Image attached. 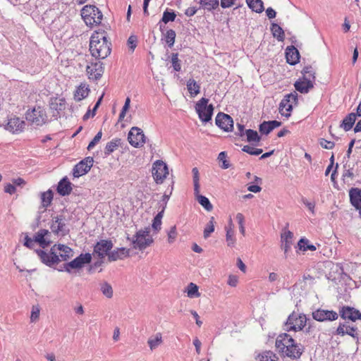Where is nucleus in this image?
<instances>
[{"label":"nucleus","instance_id":"obj_1","mask_svg":"<svg viewBox=\"0 0 361 361\" xmlns=\"http://www.w3.org/2000/svg\"><path fill=\"white\" fill-rule=\"evenodd\" d=\"M276 347L283 356L293 360L299 359L304 352L303 346L288 334H281L276 338Z\"/></svg>","mask_w":361,"mask_h":361},{"label":"nucleus","instance_id":"obj_2","mask_svg":"<svg viewBox=\"0 0 361 361\" xmlns=\"http://www.w3.org/2000/svg\"><path fill=\"white\" fill-rule=\"evenodd\" d=\"M111 44L108 41L104 32H95L90 38V51L95 59H106L111 51Z\"/></svg>","mask_w":361,"mask_h":361},{"label":"nucleus","instance_id":"obj_3","mask_svg":"<svg viewBox=\"0 0 361 361\" xmlns=\"http://www.w3.org/2000/svg\"><path fill=\"white\" fill-rule=\"evenodd\" d=\"M81 16L88 26L99 25L102 20V13L95 6H85L81 10Z\"/></svg>","mask_w":361,"mask_h":361},{"label":"nucleus","instance_id":"obj_4","mask_svg":"<svg viewBox=\"0 0 361 361\" xmlns=\"http://www.w3.org/2000/svg\"><path fill=\"white\" fill-rule=\"evenodd\" d=\"M128 240L131 241L135 249L140 250H145L153 243V239L149 235V229L148 228L145 230L138 231L132 240L129 237H128Z\"/></svg>","mask_w":361,"mask_h":361},{"label":"nucleus","instance_id":"obj_5","mask_svg":"<svg viewBox=\"0 0 361 361\" xmlns=\"http://www.w3.org/2000/svg\"><path fill=\"white\" fill-rule=\"evenodd\" d=\"M307 317L304 314H290L285 323V329L287 331H298L302 330L306 325Z\"/></svg>","mask_w":361,"mask_h":361},{"label":"nucleus","instance_id":"obj_6","mask_svg":"<svg viewBox=\"0 0 361 361\" xmlns=\"http://www.w3.org/2000/svg\"><path fill=\"white\" fill-rule=\"evenodd\" d=\"M208 101V99L202 97L195 105V110L199 118L204 123L209 122L212 119L214 111L213 105H207Z\"/></svg>","mask_w":361,"mask_h":361},{"label":"nucleus","instance_id":"obj_7","mask_svg":"<svg viewBox=\"0 0 361 361\" xmlns=\"http://www.w3.org/2000/svg\"><path fill=\"white\" fill-rule=\"evenodd\" d=\"M152 173L155 182L161 184L169 173L168 166L162 159H157L153 164Z\"/></svg>","mask_w":361,"mask_h":361},{"label":"nucleus","instance_id":"obj_8","mask_svg":"<svg viewBox=\"0 0 361 361\" xmlns=\"http://www.w3.org/2000/svg\"><path fill=\"white\" fill-rule=\"evenodd\" d=\"M92 256L90 253L80 254L70 262L63 264V270L68 273L71 272V269H78L82 268L85 264L91 262ZM63 271V269H59Z\"/></svg>","mask_w":361,"mask_h":361},{"label":"nucleus","instance_id":"obj_9","mask_svg":"<svg viewBox=\"0 0 361 361\" xmlns=\"http://www.w3.org/2000/svg\"><path fill=\"white\" fill-rule=\"evenodd\" d=\"M26 119L36 126H42L47 120V114L43 108L37 106L27 111Z\"/></svg>","mask_w":361,"mask_h":361},{"label":"nucleus","instance_id":"obj_10","mask_svg":"<svg viewBox=\"0 0 361 361\" xmlns=\"http://www.w3.org/2000/svg\"><path fill=\"white\" fill-rule=\"evenodd\" d=\"M56 245H54L50 252L49 253L42 250H37L36 252L41 261L49 267H51L52 265L57 264L60 262V259L59 258L58 253L56 252Z\"/></svg>","mask_w":361,"mask_h":361},{"label":"nucleus","instance_id":"obj_11","mask_svg":"<svg viewBox=\"0 0 361 361\" xmlns=\"http://www.w3.org/2000/svg\"><path fill=\"white\" fill-rule=\"evenodd\" d=\"M145 136L142 129L137 127H133L128 135L129 143L135 147H140L145 142Z\"/></svg>","mask_w":361,"mask_h":361},{"label":"nucleus","instance_id":"obj_12","mask_svg":"<svg viewBox=\"0 0 361 361\" xmlns=\"http://www.w3.org/2000/svg\"><path fill=\"white\" fill-rule=\"evenodd\" d=\"M314 319L318 322L335 321L338 317V314L333 310L318 309L312 313Z\"/></svg>","mask_w":361,"mask_h":361},{"label":"nucleus","instance_id":"obj_13","mask_svg":"<svg viewBox=\"0 0 361 361\" xmlns=\"http://www.w3.org/2000/svg\"><path fill=\"white\" fill-rule=\"evenodd\" d=\"M357 327L355 326H350L348 322H340L338 328L332 331L334 335H338L341 336H344L345 335H349L353 338H357Z\"/></svg>","mask_w":361,"mask_h":361},{"label":"nucleus","instance_id":"obj_14","mask_svg":"<svg viewBox=\"0 0 361 361\" xmlns=\"http://www.w3.org/2000/svg\"><path fill=\"white\" fill-rule=\"evenodd\" d=\"M216 125L224 131H231L233 128V118L224 113H219L215 119Z\"/></svg>","mask_w":361,"mask_h":361},{"label":"nucleus","instance_id":"obj_15","mask_svg":"<svg viewBox=\"0 0 361 361\" xmlns=\"http://www.w3.org/2000/svg\"><path fill=\"white\" fill-rule=\"evenodd\" d=\"M94 159H81L73 169V175L75 178H79L86 174L93 165Z\"/></svg>","mask_w":361,"mask_h":361},{"label":"nucleus","instance_id":"obj_16","mask_svg":"<svg viewBox=\"0 0 361 361\" xmlns=\"http://www.w3.org/2000/svg\"><path fill=\"white\" fill-rule=\"evenodd\" d=\"M339 314L344 320L348 319L355 322L361 318V313L359 310L349 306H343L339 311Z\"/></svg>","mask_w":361,"mask_h":361},{"label":"nucleus","instance_id":"obj_17","mask_svg":"<svg viewBox=\"0 0 361 361\" xmlns=\"http://www.w3.org/2000/svg\"><path fill=\"white\" fill-rule=\"evenodd\" d=\"M112 247L113 243L111 240H102L94 246V252L97 255L99 258H103L104 256L109 255L108 252L111 250Z\"/></svg>","mask_w":361,"mask_h":361},{"label":"nucleus","instance_id":"obj_18","mask_svg":"<svg viewBox=\"0 0 361 361\" xmlns=\"http://www.w3.org/2000/svg\"><path fill=\"white\" fill-rule=\"evenodd\" d=\"M51 228L52 231L57 234L65 235L68 234L69 230L67 228L63 216H56L54 217V221L51 224Z\"/></svg>","mask_w":361,"mask_h":361},{"label":"nucleus","instance_id":"obj_19","mask_svg":"<svg viewBox=\"0 0 361 361\" xmlns=\"http://www.w3.org/2000/svg\"><path fill=\"white\" fill-rule=\"evenodd\" d=\"M86 71L90 78L98 80L102 77L104 72L102 63L100 61L92 63L90 65L87 66Z\"/></svg>","mask_w":361,"mask_h":361},{"label":"nucleus","instance_id":"obj_20","mask_svg":"<svg viewBox=\"0 0 361 361\" xmlns=\"http://www.w3.org/2000/svg\"><path fill=\"white\" fill-rule=\"evenodd\" d=\"M25 126V122L19 118L13 117L8 120L5 125V129L13 133L21 132Z\"/></svg>","mask_w":361,"mask_h":361},{"label":"nucleus","instance_id":"obj_21","mask_svg":"<svg viewBox=\"0 0 361 361\" xmlns=\"http://www.w3.org/2000/svg\"><path fill=\"white\" fill-rule=\"evenodd\" d=\"M294 87L300 93L306 94L313 88L314 82L311 78H302L295 82Z\"/></svg>","mask_w":361,"mask_h":361},{"label":"nucleus","instance_id":"obj_22","mask_svg":"<svg viewBox=\"0 0 361 361\" xmlns=\"http://www.w3.org/2000/svg\"><path fill=\"white\" fill-rule=\"evenodd\" d=\"M72 183L67 177H63L58 183L57 192L61 196H66L72 192Z\"/></svg>","mask_w":361,"mask_h":361},{"label":"nucleus","instance_id":"obj_23","mask_svg":"<svg viewBox=\"0 0 361 361\" xmlns=\"http://www.w3.org/2000/svg\"><path fill=\"white\" fill-rule=\"evenodd\" d=\"M59 251V258L60 261H67L73 257V250L64 245H56V252Z\"/></svg>","mask_w":361,"mask_h":361},{"label":"nucleus","instance_id":"obj_24","mask_svg":"<svg viewBox=\"0 0 361 361\" xmlns=\"http://www.w3.org/2000/svg\"><path fill=\"white\" fill-rule=\"evenodd\" d=\"M286 57L287 63L290 65H295L299 61L300 54L295 47L290 46L286 49Z\"/></svg>","mask_w":361,"mask_h":361},{"label":"nucleus","instance_id":"obj_25","mask_svg":"<svg viewBox=\"0 0 361 361\" xmlns=\"http://www.w3.org/2000/svg\"><path fill=\"white\" fill-rule=\"evenodd\" d=\"M351 204L357 209H361V189L352 188L349 192Z\"/></svg>","mask_w":361,"mask_h":361},{"label":"nucleus","instance_id":"obj_26","mask_svg":"<svg viewBox=\"0 0 361 361\" xmlns=\"http://www.w3.org/2000/svg\"><path fill=\"white\" fill-rule=\"evenodd\" d=\"M129 255V250L125 247H120L109 253L108 257L110 261L122 259Z\"/></svg>","mask_w":361,"mask_h":361},{"label":"nucleus","instance_id":"obj_27","mask_svg":"<svg viewBox=\"0 0 361 361\" xmlns=\"http://www.w3.org/2000/svg\"><path fill=\"white\" fill-rule=\"evenodd\" d=\"M176 17V14L174 11H169L166 10L163 13V16L161 20L158 23V25L159 26V30L163 32L164 25V24H166L169 22H173L175 20Z\"/></svg>","mask_w":361,"mask_h":361},{"label":"nucleus","instance_id":"obj_28","mask_svg":"<svg viewBox=\"0 0 361 361\" xmlns=\"http://www.w3.org/2000/svg\"><path fill=\"white\" fill-rule=\"evenodd\" d=\"M357 116H358L356 113L349 114L344 118L340 126L343 128L345 131L350 130L353 128L356 121Z\"/></svg>","mask_w":361,"mask_h":361},{"label":"nucleus","instance_id":"obj_29","mask_svg":"<svg viewBox=\"0 0 361 361\" xmlns=\"http://www.w3.org/2000/svg\"><path fill=\"white\" fill-rule=\"evenodd\" d=\"M48 233L49 231L47 230L41 229L35 235V241L38 243L42 248H45L49 244V241H47L45 238Z\"/></svg>","mask_w":361,"mask_h":361},{"label":"nucleus","instance_id":"obj_30","mask_svg":"<svg viewBox=\"0 0 361 361\" xmlns=\"http://www.w3.org/2000/svg\"><path fill=\"white\" fill-rule=\"evenodd\" d=\"M123 141L120 138H115L107 142L105 149L104 154L106 156H109L110 153L113 152L119 146H121Z\"/></svg>","mask_w":361,"mask_h":361},{"label":"nucleus","instance_id":"obj_31","mask_svg":"<svg viewBox=\"0 0 361 361\" xmlns=\"http://www.w3.org/2000/svg\"><path fill=\"white\" fill-rule=\"evenodd\" d=\"M200 8H203L208 11H212L217 8L219 6V0H200Z\"/></svg>","mask_w":361,"mask_h":361},{"label":"nucleus","instance_id":"obj_32","mask_svg":"<svg viewBox=\"0 0 361 361\" xmlns=\"http://www.w3.org/2000/svg\"><path fill=\"white\" fill-rule=\"evenodd\" d=\"M293 109L292 104L288 103V100L283 99L279 104V113L286 117L290 116V111Z\"/></svg>","mask_w":361,"mask_h":361},{"label":"nucleus","instance_id":"obj_33","mask_svg":"<svg viewBox=\"0 0 361 361\" xmlns=\"http://www.w3.org/2000/svg\"><path fill=\"white\" fill-rule=\"evenodd\" d=\"M247 6L252 11L260 13L264 10V4L262 0H246Z\"/></svg>","mask_w":361,"mask_h":361},{"label":"nucleus","instance_id":"obj_34","mask_svg":"<svg viewBox=\"0 0 361 361\" xmlns=\"http://www.w3.org/2000/svg\"><path fill=\"white\" fill-rule=\"evenodd\" d=\"M232 226H233L232 221L230 220L229 227L226 228V240L227 245L229 247H233L235 243V238L234 237V231L233 230Z\"/></svg>","mask_w":361,"mask_h":361},{"label":"nucleus","instance_id":"obj_35","mask_svg":"<svg viewBox=\"0 0 361 361\" xmlns=\"http://www.w3.org/2000/svg\"><path fill=\"white\" fill-rule=\"evenodd\" d=\"M186 85L188 92L192 96L197 95L200 93V85L194 79H189Z\"/></svg>","mask_w":361,"mask_h":361},{"label":"nucleus","instance_id":"obj_36","mask_svg":"<svg viewBox=\"0 0 361 361\" xmlns=\"http://www.w3.org/2000/svg\"><path fill=\"white\" fill-rule=\"evenodd\" d=\"M298 247L299 250H302L303 252L307 250L314 251L317 249L315 245L310 244L309 240L305 238L300 239L298 243Z\"/></svg>","mask_w":361,"mask_h":361},{"label":"nucleus","instance_id":"obj_37","mask_svg":"<svg viewBox=\"0 0 361 361\" xmlns=\"http://www.w3.org/2000/svg\"><path fill=\"white\" fill-rule=\"evenodd\" d=\"M162 343V336L160 333L157 334L154 336H151L147 341L148 345L151 350L156 349Z\"/></svg>","mask_w":361,"mask_h":361},{"label":"nucleus","instance_id":"obj_38","mask_svg":"<svg viewBox=\"0 0 361 361\" xmlns=\"http://www.w3.org/2000/svg\"><path fill=\"white\" fill-rule=\"evenodd\" d=\"M89 94V89L85 85H80L74 94V98L76 101H81L86 98Z\"/></svg>","mask_w":361,"mask_h":361},{"label":"nucleus","instance_id":"obj_39","mask_svg":"<svg viewBox=\"0 0 361 361\" xmlns=\"http://www.w3.org/2000/svg\"><path fill=\"white\" fill-rule=\"evenodd\" d=\"M271 31L275 38L278 41H283L285 35L283 29L276 23H272L271 27Z\"/></svg>","mask_w":361,"mask_h":361},{"label":"nucleus","instance_id":"obj_40","mask_svg":"<svg viewBox=\"0 0 361 361\" xmlns=\"http://www.w3.org/2000/svg\"><path fill=\"white\" fill-rule=\"evenodd\" d=\"M53 200V192L51 190H48L41 194L42 205L44 208H47L51 203Z\"/></svg>","mask_w":361,"mask_h":361},{"label":"nucleus","instance_id":"obj_41","mask_svg":"<svg viewBox=\"0 0 361 361\" xmlns=\"http://www.w3.org/2000/svg\"><path fill=\"white\" fill-rule=\"evenodd\" d=\"M176 36V32L172 29L166 30L164 34V39L170 48L174 44Z\"/></svg>","mask_w":361,"mask_h":361},{"label":"nucleus","instance_id":"obj_42","mask_svg":"<svg viewBox=\"0 0 361 361\" xmlns=\"http://www.w3.org/2000/svg\"><path fill=\"white\" fill-rule=\"evenodd\" d=\"M185 292L187 293L188 297L190 298H197L200 295L198 291V286L193 283L188 284Z\"/></svg>","mask_w":361,"mask_h":361},{"label":"nucleus","instance_id":"obj_43","mask_svg":"<svg viewBox=\"0 0 361 361\" xmlns=\"http://www.w3.org/2000/svg\"><path fill=\"white\" fill-rule=\"evenodd\" d=\"M245 135L247 136V140L249 142L257 143V142H259L260 140V137L259 136V135L256 130H251V129L246 130Z\"/></svg>","mask_w":361,"mask_h":361},{"label":"nucleus","instance_id":"obj_44","mask_svg":"<svg viewBox=\"0 0 361 361\" xmlns=\"http://www.w3.org/2000/svg\"><path fill=\"white\" fill-rule=\"evenodd\" d=\"M197 195V200L198 202L207 211H211L212 209V205L210 203L209 199L205 196L201 195L198 194H195Z\"/></svg>","mask_w":361,"mask_h":361},{"label":"nucleus","instance_id":"obj_45","mask_svg":"<svg viewBox=\"0 0 361 361\" xmlns=\"http://www.w3.org/2000/svg\"><path fill=\"white\" fill-rule=\"evenodd\" d=\"M100 290L103 295L107 298H111L113 297V288L109 283H102L101 284Z\"/></svg>","mask_w":361,"mask_h":361},{"label":"nucleus","instance_id":"obj_46","mask_svg":"<svg viewBox=\"0 0 361 361\" xmlns=\"http://www.w3.org/2000/svg\"><path fill=\"white\" fill-rule=\"evenodd\" d=\"M192 173L193 175V183H194V192L195 194H198L200 192V175L199 171L197 168L195 167L192 170Z\"/></svg>","mask_w":361,"mask_h":361},{"label":"nucleus","instance_id":"obj_47","mask_svg":"<svg viewBox=\"0 0 361 361\" xmlns=\"http://www.w3.org/2000/svg\"><path fill=\"white\" fill-rule=\"evenodd\" d=\"M171 62L172 67L175 71H180L181 70V62L178 59V53H172L171 55Z\"/></svg>","mask_w":361,"mask_h":361},{"label":"nucleus","instance_id":"obj_48","mask_svg":"<svg viewBox=\"0 0 361 361\" xmlns=\"http://www.w3.org/2000/svg\"><path fill=\"white\" fill-rule=\"evenodd\" d=\"M278 357L271 351H265L259 356V361H277Z\"/></svg>","mask_w":361,"mask_h":361},{"label":"nucleus","instance_id":"obj_49","mask_svg":"<svg viewBox=\"0 0 361 361\" xmlns=\"http://www.w3.org/2000/svg\"><path fill=\"white\" fill-rule=\"evenodd\" d=\"M242 150L245 152H247V154H249L250 155H255V156L259 155L260 154L262 153V149H258V148H256V147H255L253 146H250V145H245L242 148Z\"/></svg>","mask_w":361,"mask_h":361},{"label":"nucleus","instance_id":"obj_50","mask_svg":"<svg viewBox=\"0 0 361 361\" xmlns=\"http://www.w3.org/2000/svg\"><path fill=\"white\" fill-rule=\"evenodd\" d=\"M214 231V218L212 217L204 229V238H207Z\"/></svg>","mask_w":361,"mask_h":361},{"label":"nucleus","instance_id":"obj_51","mask_svg":"<svg viewBox=\"0 0 361 361\" xmlns=\"http://www.w3.org/2000/svg\"><path fill=\"white\" fill-rule=\"evenodd\" d=\"M293 238V233L288 230L284 229L281 235V243H292Z\"/></svg>","mask_w":361,"mask_h":361},{"label":"nucleus","instance_id":"obj_52","mask_svg":"<svg viewBox=\"0 0 361 361\" xmlns=\"http://www.w3.org/2000/svg\"><path fill=\"white\" fill-rule=\"evenodd\" d=\"M259 130L262 134L268 135L273 129L269 121H264L259 125Z\"/></svg>","mask_w":361,"mask_h":361},{"label":"nucleus","instance_id":"obj_53","mask_svg":"<svg viewBox=\"0 0 361 361\" xmlns=\"http://www.w3.org/2000/svg\"><path fill=\"white\" fill-rule=\"evenodd\" d=\"M302 73L303 74L302 78H311L312 80V82H314L315 73L311 66L305 67L302 71Z\"/></svg>","mask_w":361,"mask_h":361},{"label":"nucleus","instance_id":"obj_54","mask_svg":"<svg viewBox=\"0 0 361 361\" xmlns=\"http://www.w3.org/2000/svg\"><path fill=\"white\" fill-rule=\"evenodd\" d=\"M102 136V130H100L97 133V135L94 136L92 140L89 143L87 146V149L89 151L92 150L95 147V145L100 141Z\"/></svg>","mask_w":361,"mask_h":361},{"label":"nucleus","instance_id":"obj_55","mask_svg":"<svg viewBox=\"0 0 361 361\" xmlns=\"http://www.w3.org/2000/svg\"><path fill=\"white\" fill-rule=\"evenodd\" d=\"M51 108L56 111H61L64 109V101L63 99H58L56 98L54 101L51 103Z\"/></svg>","mask_w":361,"mask_h":361},{"label":"nucleus","instance_id":"obj_56","mask_svg":"<svg viewBox=\"0 0 361 361\" xmlns=\"http://www.w3.org/2000/svg\"><path fill=\"white\" fill-rule=\"evenodd\" d=\"M40 309L38 305L33 306L31 311L30 321L31 322H36L39 317Z\"/></svg>","mask_w":361,"mask_h":361},{"label":"nucleus","instance_id":"obj_57","mask_svg":"<svg viewBox=\"0 0 361 361\" xmlns=\"http://www.w3.org/2000/svg\"><path fill=\"white\" fill-rule=\"evenodd\" d=\"M177 235L176 226H172L168 233V241L169 243H173Z\"/></svg>","mask_w":361,"mask_h":361},{"label":"nucleus","instance_id":"obj_58","mask_svg":"<svg viewBox=\"0 0 361 361\" xmlns=\"http://www.w3.org/2000/svg\"><path fill=\"white\" fill-rule=\"evenodd\" d=\"M302 202L307 207L312 214H314L315 203L309 202L305 197H302L301 200Z\"/></svg>","mask_w":361,"mask_h":361},{"label":"nucleus","instance_id":"obj_59","mask_svg":"<svg viewBox=\"0 0 361 361\" xmlns=\"http://www.w3.org/2000/svg\"><path fill=\"white\" fill-rule=\"evenodd\" d=\"M128 45L130 49L133 51L137 46V37L131 35L128 39Z\"/></svg>","mask_w":361,"mask_h":361},{"label":"nucleus","instance_id":"obj_60","mask_svg":"<svg viewBox=\"0 0 361 361\" xmlns=\"http://www.w3.org/2000/svg\"><path fill=\"white\" fill-rule=\"evenodd\" d=\"M283 99L288 100L289 104H296L298 101V94L294 92L286 94Z\"/></svg>","mask_w":361,"mask_h":361},{"label":"nucleus","instance_id":"obj_61","mask_svg":"<svg viewBox=\"0 0 361 361\" xmlns=\"http://www.w3.org/2000/svg\"><path fill=\"white\" fill-rule=\"evenodd\" d=\"M292 243H281V248L284 252V256L285 258L288 257V252L290 250Z\"/></svg>","mask_w":361,"mask_h":361},{"label":"nucleus","instance_id":"obj_62","mask_svg":"<svg viewBox=\"0 0 361 361\" xmlns=\"http://www.w3.org/2000/svg\"><path fill=\"white\" fill-rule=\"evenodd\" d=\"M319 143L321 146L325 149H332L334 146V143L331 141H328L325 139H320Z\"/></svg>","mask_w":361,"mask_h":361},{"label":"nucleus","instance_id":"obj_63","mask_svg":"<svg viewBox=\"0 0 361 361\" xmlns=\"http://www.w3.org/2000/svg\"><path fill=\"white\" fill-rule=\"evenodd\" d=\"M236 0H221L220 4L223 8H230L235 4Z\"/></svg>","mask_w":361,"mask_h":361},{"label":"nucleus","instance_id":"obj_64","mask_svg":"<svg viewBox=\"0 0 361 361\" xmlns=\"http://www.w3.org/2000/svg\"><path fill=\"white\" fill-rule=\"evenodd\" d=\"M238 282V276L235 275H230L228 276V284L232 287H235Z\"/></svg>","mask_w":361,"mask_h":361}]
</instances>
